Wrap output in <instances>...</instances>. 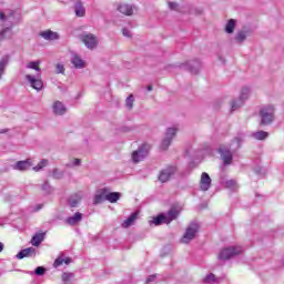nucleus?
Masks as SVG:
<instances>
[{
  "label": "nucleus",
  "mask_w": 284,
  "mask_h": 284,
  "mask_svg": "<svg viewBox=\"0 0 284 284\" xmlns=\"http://www.w3.org/2000/svg\"><path fill=\"white\" fill-rule=\"evenodd\" d=\"M29 70H34V74H27L26 80L33 90H43V80H41V61H30L27 63Z\"/></svg>",
  "instance_id": "f257e3e1"
},
{
  "label": "nucleus",
  "mask_w": 284,
  "mask_h": 284,
  "mask_svg": "<svg viewBox=\"0 0 284 284\" xmlns=\"http://www.w3.org/2000/svg\"><path fill=\"white\" fill-rule=\"evenodd\" d=\"M260 125H270L274 121V106L268 105L260 110Z\"/></svg>",
  "instance_id": "f03ea898"
},
{
  "label": "nucleus",
  "mask_w": 284,
  "mask_h": 284,
  "mask_svg": "<svg viewBox=\"0 0 284 284\" xmlns=\"http://www.w3.org/2000/svg\"><path fill=\"white\" fill-rule=\"evenodd\" d=\"M239 254H243V248L241 246H233L222 250L219 254V258L220 261H230L232 256H239Z\"/></svg>",
  "instance_id": "7ed1b4c3"
},
{
  "label": "nucleus",
  "mask_w": 284,
  "mask_h": 284,
  "mask_svg": "<svg viewBox=\"0 0 284 284\" xmlns=\"http://www.w3.org/2000/svg\"><path fill=\"white\" fill-rule=\"evenodd\" d=\"M150 152V145L149 144H142L138 151H134L132 153V159L134 163H140V161H143L145 156H148V153Z\"/></svg>",
  "instance_id": "20e7f679"
},
{
  "label": "nucleus",
  "mask_w": 284,
  "mask_h": 284,
  "mask_svg": "<svg viewBox=\"0 0 284 284\" xmlns=\"http://www.w3.org/2000/svg\"><path fill=\"white\" fill-rule=\"evenodd\" d=\"M199 232V224L192 223L185 231L183 237L181 239V243H189L196 236Z\"/></svg>",
  "instance_id": "39448f33"
},
{
  "label": "nucleus",
  "mask_w": 284,
  "mask_h": 284,
  "mask_svg": "<svg viewBox=\"0 0 284 284\" xmlns=\"http://www.w3.org/2000/svg\"><path fill=\"white\" fill-rule=\"evenodd\" d=\"M176 132L178 130L174 128H169L166 130L165 138L163 139L161 144L162 150H168V148H170V145L172 144L173 136H176Z\"/></svg>",
  "instance_id": "423d86ee"
},
{
  "label": "nucleus",
  "mask_w": 284,
  "mask_h": 284,
  "mask_svg": "<svg viewBox=\"0 0 284 284\" xmlns=\"http://www.w3.org/2000/svg\"><path fill=\"white\" fill-rule=\"evenodd\" d=\"M82 42L89 50H94L99 42L97 41V37L92 33H87L82 36Z\"/></svg>",
  "instance_id": "0eeeda50"
},
{
  "label": "nucleus",
  "mask_w": 284,
  "mask_h": 284,
  "mask_svg": "<svg viewBox=\"0 0 284 284\" xmlns=\"http://www.w3.org/2000/svg\"><path fill=\"white\" fill-rule=\"evenodd\" d=\"M175 172L176 169L174 166H168L160 172L159 181H161V183H168V181L172 178V174H174Z\"/></svg>",
  "instance_id": "6e6552de"
},
{
  "label": "nucleus",
  "mask_w": 284,
  "mask_h": 284,
  "mask_svg": "<svg viewBox=\"0 0 284 284\" xmlns=\"http://www.w3.org/2000/svg\"><path fill=\"white\" fill-rule=\"evenodd\" d=\"M211 185H212V179L210 178V174H207L206 172H203L200 180V189L203 192H207Z\"/></svg>",
  "instance_id": "1a4fd4ad"
},
{
  "label": "nucleus",
  "mask_w": 284,
  "mask_h": 284,
  "mask_svg": "<svg viewBox=\"0 0 284 284\" xmlns=\"http://www.w3.org/2000/svg\"><path fill=\"white\" fill-rule=\"evenodd\" d=\"M108 192H110V189L108 187H104L98 191L93 200L94 205H99L103 203V201H106Z\"/></svg>",
  "instance_id": "9d476101"
},
{
  "label": "nucleus",
  "mask_w": 284,
  "mask_h": 284,
  "mask_svg": "<svg viewBox=\"0 0 284 284\" xmlns=\"http://www.w3.org/2000/svg\"><path fill=\"white\" fill-rule=\"evenodd\" d=\"M181 212H183V206L179 205V204H174L171 210L168 213V219L170 221V223H172V221H174V219H178L179 214H181Z\"/></svg>",
  "instance_id": "9b49d317"
},
{
  "label": "nucleus",
  "mask_w": 284,
  "mask_h": 284,
  "mask_svg": "<svg viewBox=\"0 0 284 284\" xmlns=\"http://www.w3.org/2000/svg\"><path fill=\"white\" fill-rule=\"evenodd\" d=\"M53 114H58L59 116H63L65 112H68V109H65V105H63V102L55 101L52 105Z\"/></svg>",
  "instance_id": "f8f14e48"
},
{
  "label": "nucleus",
  "mask_w": 284,
  "mask_h": 284,
  "mask_svg": "<svg viewBox=\"0 0 284 284\" xmlns=\"http://www.w3.org/2000/svg\"><path fill=\"white\" fill-rule=\"evenodd\" d=\"M32 168V160L28 159L24 161H18L14 165V170H19L20 172H26V170H30Z\"/></svg>",
  "instance_id": "ddd939ff"
},
{
  "label": "nucleus",
  "mask_w": 284,
  "mask_h": 284,
  "mask_svg": "<svg viewBox=\"0 0 284 284\" xmlns=\"http://www.w3.org/2000/svg\"><path fill=\"white\" fill-rule=\"evenodd\" d=\"M219 152L223 159L224 165H230L232 164V152L230 150H225L224 148H220Z\"/></svg>",
  "instance_id": "4468645a"
},
{
  "label": "nucleus",
  "mask_w": 284,
  "mask_h": 284,
  "mask_svg": "<svg viewBox=\"0 0 284 284\" xmlns=\"http://www.w3.org/2000/svg\"><path fill=\"white\" fill-rule=\"evenodd\" d=\"M83 221V213L77 212L73 216H69L65 220L67 225H77V223H81Z\"/></svg>",
  "instance_id": "2eb2a0df"
},
{
  "label": "nucleus",
  "mask_w": 284,
  "mask_h": 284,
  "mask_svg": "<svg viewBox=\"0 0 284 284\" xmlns=\"http://www.w3.org/2000/svg\"><path fill=\"white\" fill-rule=\"evenodd\" d=\"M40 37H42V39H45V41H57V39H59V33L52 30H47V31H42L40 33Z\"/></svg>",
  "instance_id": "dca6fc26"
},
{
  "label": "nucleus",
  "mask_w": 284,
  "mask_h": 284,
  "mask_svg": "<svg viewBox=\"0 0 284 284\" xmlns=\"http://www.w3.org/2000/svg\"><path fill=\"white\" fill-rule=\"evenodd\" d=\"M45 240V233H37L31 239V245L39 247L41 243Z\"/></svg>",
  "instance_id": "f3484780"
},
{
  "label": "nucleus",
  "mask_w": 284,
  "mask_h": 284,
  "mask_svg": "<svg viewBox=\"0 0 284 284\" xmlns=\"http://www.w3.org/2000/svg\"><path fill=\"white\" fill-rule=\"evenodd\" d=\"M32 254H37V250L34 247H27L24 250H21L17 254V258L22 260V258H26L28 256H32Z\"/></svg>",
  "instance_id": "a211bd4d"
},
{
  "label": "nucleus",
  "mask_w": 284,
  "mask_h": 284,
  "mask_svg": "<svg viewBox=\"0 0 284 284\" xmlns=\"http://www.w3.org/2000/svg\"><path fill=\"white\" fill-rule=\"evenodd\" d=\"M118 10H119V12H121V14H125L126 17H132V14L134 12L132 10V7L130 4H125V3L120 4L118 7Z\"/></svg>",
  "instance_id": "6ab92c4d"
},
{
  "label": "nucleus",
  "mask_w": 284,
  "mask_h": 284,
  "mask_svg": "<svg viewBox=\"0 0 284 284\" xmlns=\"http://www.w3.org/2000/svg\"><path fill=\"white\" fill-rule=\"evenodd\" d=\"M136 219H139V212L132 213L126 220L123 221L122 227H130L134 223V221H136Z\"/></svg>",
  "instance_id": "aec40b11"
},
{
  "label": "nucleus",
  "mask_w": 284,
  "mask_h": 284,
  "mask_svg": "<svg viewBox=\"0 0 284 284\" xmlns=\"http://www.w3.org/2000/svg\"><path fill=\"white\" fill-rule=\"evenodd\" d=\"M119 199H121V193L119 192H106V201H109V203H116V201H119Z\"/></svg>",
  "instance_id": "412c9836"
},
{
  "label": "nucleus",
  "mask_w": 284,
  "mask_h": 284,
  "mask_svg": "<svg viewBox=\"0 0 284 284\" xmlns=\"http://www.w3.org/2000/svg\"><path fill=\"white\" fill-rule=\"evenodd\" d=\"M63 263L65 265H70L72 263V258H70V257H65V258L58 257V258H55V261L53 263V267H60V265H63Z\"/></svg>",
  "instance_id": "4be33fe9"
},
{
  "label": "nucleus",
  "mask_w": 284,
  "mask_h": 284,
  "mask_svg": "<svg viewBox=\"0 0 284 284\" xmlns=\"http://www.w3.org/2000/svg\"><path fill=\"white\" fill-rule=\"evenodd\" d=\"M71 63L74 65V68H85V62L79 55H73Z\"/></svg>",
  "instance_id": "5701e85b"
},
{
  "label": "nucleus",
  "mask_w": 284,
  "mask_h": 284,
  "mask_svg": "<svg viewBox=\"0 0 284 284\" xmlns=\"http://www.w3.org/2000/svg\"><path fill=\"white\" fill-rule=\"evenodd\" d=\"M153 223L154 225H161L163 223H170V219H168V216L160 214L156 217H153Z\"/></svg>",
  "instance_id": "b1692460"
},
{
  "label": "nucleus",
  "mask_w": 284,
  "mask_h": 284,
  "mask_svg": "<svg viewBox=\"0 0 284 284\" xmlns=\"http://www.w3.org/2000/svg\"><path fill=\"white\" fill-rule=\"evenodd\" d=\"M235 28H236V21L234 19H230L226 23L225 32H227V34H232Z\"/></svg>",
  "instance_id": "393cba45"
},
{
  "label": "nucleus",
  "mask_w": 284,
  "mask_h": 284,
  "mask_svg": "<svg viewBox=\"0 0 284 284\" xmlns=\"http://www.w3.org/2000/svg\"><path fill=\"white\" fill-rule=\"evenodd\" d=\"M254 139H256V141H265V139H267V136H270V133L265 132V131H257L255 133H253Z\"/></svg>",
  "instance_id": "a878e982"
},
{
  "label": "nucleus",
  "mask_w": 284,
  "mask_h": 284,
  "mask_svg": "<svg viewBox=\"0 0 284 284\" xmlns=\"http://www.w3.org/2000/svg\"><path fill=\"white\" fill-rule=\"evenodd\" d=\"M75 14H77V17H84L85 16V9L83 8L82 4H77L75 6Z\"/></svg>",
  "instance_id": "bb28decb"
},
{
  "label": "nucleus",
  "mask_w": 284,
  "mask_h": 284,
  "mask_svg": "<svg viewBox=\"0 0 284 284\" xmlns=\"http://www.w3.org/2000/svg\"><path fill=\"white\" fill-rule=\"evenodd\" d=\"M126 108H129V110H132V108H134V95L130 94L126 100Z\"/></svg>",
  "instance_id": "cd10ccee"
},
{
  "label": "nucleus",
  "mask_w": 284,
  "mask_h": 284,
  "mask_svg": "<svg viewBox=\"0 0 284 284\" xmlns=\"http://www.w3.org/2000/svg\"><path fill=\"white\" fill-rule=\"evenodd\" d=\"M235 39L239 41V43H243V41L247 39V34L245 33V31H240L237 32Z\"/></svg>",
  "instance_id": "c85d7f7f"
},
{
  "label": "nucleus",
  "mask_w": 284,
  "mask_h": 284,
  "mask_svg": "<svg viewBox=\"0 0 284 284\" xmlns=\"http://www.w3.org/2000/svg\"><path fill=\"white\" fill-rule=\"evenodd\" d=\"M48 166V160H42L40 163L33 168L34 172H39V170H43V168Z\"/></svg>",
  "instance_id": "c756f323"
},
{
  "label": "nucleus",
  "mask_w": 284,
  "mask_h": 284,
  "mask_svg": "<svg viewBox=\"0 0 284 284\" xmlns=\"http://www.w3.org/2000/svg\"><path fill=\"white\" fill-rule=\"evenodd\" d=\"M7 63H8V61H7L6 59H2V60L0 61V79H1V77H2V74H3V72H4V70H6Z\"/></svg>",
  "instance_id": "7c9ffc66"
},
{
  "label": "nucleus",
  "mask_w": 284,
  "mask_h": 284,
  "mask_svg": "<svg viewBox=\"0 0 284 284\" xmlns=\"http://www.w3.org/2000/svg\"><path fill=\"white\" fill-rule=\"evenodd\" d=\"M203 281L204 283H214L216 281V276L214 274H209Z\"/></svg>",
  "instance_id": "2f4dec72"
},
{
  "label": "nucleus",
  "mask_w": 284,
  "mask_h": 284,
  "mask_svg": "<svg viewBox=\"0 0 284 284\" xmlns=\"http://www.w3.org/2000/svg\"><path fill=\"white\" fill-rule=\"evenodd\" d=\"M63 72H65V68L63 67V64H57L55 65V73L57 74H63Z\"/></svg>",
  "instance_id": "473e14b6"
},
{
  "label": "nucleus",
  "mask_w": 284,
  "mask_h": 284,
  "mask_svg": "<svg viewBox=\"0 0 284 284\" xmlns=\"http://www.w3.org/2000/svg\"><path fill=\"white\" fill-rule=\"evenodd\" d=\"M241 105H243V101L240 100V102L237 103L236 101H233L231 104V110H239V108H241Z\"/></svg>",
  "instance_id": "72a5a7b5"
},
{
  "label": "nucleus",
  "mask_w": 284,
  "mask_h": 284,
  "mask_svg": "<svg viewBox=\"0 0 284 284\" xmlns=\"http://www.w3.org/2000/svg\"><path fill=\"white\" fill-rule=\"evenodd\" d=\"M36 274L37 276H43V274H45V268L43 266H38L36 268Z\"/></svg>",
  "instance_id": "f704fd0d"
},
{
  "label": "nucleus",
  "mask_w": 284,
  "mask_h": 284,
  "mask_svg": "<svg viewBox=\"0 0 284 284\" xmlns=\"http://www.w3.org/2000/svg\"><path fill=\"white\" fill-rule=\"evenodd\" d=\"M70 278H72V273H63L62 274V281H64V283H68V281H70Z\"/></svg>",
  "instance_id": "c9c22d12"
},
{
  "label": "nucleus",
  "mask_w": 284,
  "mask_h": 284,
  "mask_svg": "<svg viewBox=\"0 0 284 284\" xmlns=\"http://www.w3.org/2000/svg\"><path fill=\"white\" fill-rule=\"evenodd\" d=\"M236 185V181L230 180L226 182V187H234Z\"/></svg>",
  "instance_id": "e433bc0d"
},
{
  "label": "nucleus",
  "mask_w": 284,
  "mask_h": 284,
  "mask_svg": "<svg viewBox=\"0 0 284 284\" xmlns=\"http://www.w3.org/2000/svg\"><path fill=\"white\" fill-rule=\"evenodd\" d=\"M169 8L171 10H176V8H179V4L176 2H169Z\"/></svg>",
  "instance_id": "4c0bfd02"
},
{
  "label": "nucleus",
  "mask_w": 284,
  "mask_h": 284,
  "mask_svg": "<svg viewBox=\"0 0 284 284\" xmlns=\"http://www.w3.org/2000/svg\"><path fill=\"white\" fill-rule=\"evenodd\" d=\"M248 93H250V90L243 89V90H242V94H241V99H246V97H247Z\"/></svg>",
  "instance_id": "58836bf2"
},
{
  "label": "nucleus",
  "mask_w": 284,
  "mask_h": 284,
  "mask_svg": "<svg viewBox=\"0 0 284 284\" xmlns=\"http://www.w3.org/2000/svg\"><path fill=\"white\" fill-rule=\"evenodd\" d=\"M155 278H156V275H150V276L146 278L145 283H152V281H154Z\"/></svg>",
  "instance_id": "ea45409f"
},
{
  "label": "nucleus",
  "mask_w": 284,
  "mask_h": 284,
  "mask_svg": "<svg viewBox=\"0 0 284 284\" xmlns=\"http://www.w3.org/2000/svg\"><path fill=\"white\" fill-rule=\"evenodd\" d=\"M78 204H79V201H77V200H71V201H70V205H71L72 207H77Z\"/></svg>",
  "instance_id": "a19ab883"
},
{
  "label": "nucleus",
  "mask_w": 284,
  "mask_h": 284,
  "mask_svg": "<svg viewBox=\"0 0 284 284\" xmlns=\"http://www.w3.org/2000/svg\"><path fill=\"white\" fill-rule=\"evenodd\" d=\"M122 33L124 37H130V31L128 29H123Z\"/></svg>",
  "instance_id": "79ce46f5"
},
{
  "label": "nucleus",
  "mask_w": 284,
  "mask_h": 284,
  "mask_svg": "<svg viewBox=\"0 0 284 284\" xmlns=\"http://www.w3.org/2000/svg\"><path fill=\"white\" fill-rule=\"evenodd\" d=\"M73 165H81V160L80 159H74L73 160Z\"/></svg>",
  "instance_id": "37998d69"
},
{
  "label": "nucleus",
  "mask_w": 284,
  "mask_h": 284,
  "mask_svg": "<svg viewBox=\"0 0 284 284\" xmlns=\"http://www.w3.org/2000/svg\"><path fill=\"white\" fill-rule=\"evenodd\" d=\"M43 209V204H39L37 207H36V212H39V210H42Z\"/></svg>",
  "instance_id": "c03bdc74"
},
{
  "label": "nucleus",
  "mask_w": 284,
  "mask_h": 284,
  "mask_svg": "<svg viewBox=\"0 0 284 284\" xmlns=\"http://www.w3.org/2000/svg\"><path fill=\"white\" fill-rule=\"evenodd\" d=\"M7 132H9L8 129H2V130H0V134H7Z\"/></svg>",
  "instance_id": "a18cd8bd"
},
{
  "label": "nucleus",
  "mask_w": 284,
  "mask_h": 284,
  "mask_svg": "<svg viewBox=\"0 0 284 284\" xmlns=\"http://www.w3.org/2000/svg\"><path fill=\"white\" fill-rule=\"evenodd\" d=\"M0 19H1V21H3V19H6V13L0 12Z\"/></svg>",
  "instance_id": "49530a36"
},
{
  "label": "nucleus",
  "mask_w": 284,
  "mask_h": 284,
  "mask_svg": "<svg viewBox=\"0 0 284 284\" xmlns=\"http://www.w3.org/2000/svg\"><path fill=\"white\" fill-rule=\"evenodd\" d=\"M4 32H10V29H6V30L1 31L0 37H3Z\"/></svg>",
  "instance_id": "de8ad7c7"
},
{
  "label": "nucleus",
  "mask_w": 284,
  "mask_h": 284,
  "mask_svg": "<svg viewBox=\"0 0 284 284\" xmlns=\"http://www.w3.org/2000/svg\"><path fill=\"white\" fill-rule=\"evenodd\" d=\"M0 252H3V243L0 242Z\"/></svg>",
  "instance_id": "09e8293b"
},
{
  "label": "nucleus",
  "mask_w": 284,
  "mask_h": 284,
  "mask_svg": "<svg viewBox=\"0 0 284 284\" xmlns=\"http://www.w3.org/2000/svg\"><path fill=\"white\" fill-rule=\"evenodd\" d=\"M148 90H149V92H152L153 87H152V85H149V87H148Z\"/></svg>",
  "instance_id": "8fccbe9b"
},
{
  "label": "nucleus",
  "mask_w": 284,
  "mask_h": 284,
  "mask_svg": "<svg viewBox=\"0 0 284 284\" xmlns=\"http://www.w3.org/2000/svg\"><path fill=\"white\" fill-rule=\"evenodd\" d=\"M53 176H57V172L53 173Z\"/></svg>",
  "instance_id": "3c124183"
}]
</instances>
